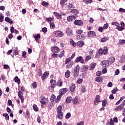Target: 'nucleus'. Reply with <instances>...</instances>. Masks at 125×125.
Listing matches in <instances>:
<instances>
[{
    "mask_svg": "<svg viewBox=\"0 0 125 125\" xmlns=\"http://www.w3.org/2000/svg\"><path fill=\"white\" fill-rule=\"evenodd\" d=\"M65 64L66 69H71L73 65H74V62L70 58H66L65 61Z\"/></svg>",
    "mask_w": 125,
    "mask_h": 125,
    "instance_id": "1",
    "label": "nucleus"
},
{
    "mask_svg": "<svg viewBox=\"0 0 125 125\" xmlns=\"http://www.w3.org/2000/svg\"><path fill=\"white\" fill-rule=\"evenodd\" d=\"M62 106L59 105L57 108V117L59 120L63 119V112H62Z\"/></svg>",
    "mask_w": 125,
    "mask_h": 125,
    "instance_id": "2",
    "label": "nucleus"
},
{
    "mask_svg": "<svg viewBox=\"0 0 125 125\" xmlns=\"http://www.w3.org/2000/svg\"><path fill=\"white\" fill-rule=\"evenodd\" d=\"M108 53V48L105 46L104 47V49L101 48L99 50V54L101 56V55H106Z\"/></svg>",
    "mask_w": 125,
    "mask_h": 125,
    "instance_id": "3",
    "label": "nucleus"
},
{
    "mask_svg": "<svg viewBox=\"0 0 125 125\" xmlns=\"http://www.w3.org/2000/svg\"><path fill=\"white\" fill-rule=\"evenodd\" d=\"M79 72H80V65H77L74 68V77H77L79 75Z\"/></svg>",
    "mask_w": 125,
    "mask_h": 125,
    "instance_id": "4",
    "label": "nucleus"
},
{
    "mask_svg": "<svg viewBox=\"0 0 125 125\" xmlns=\"http://www.w3.org/2000/svg\"><path fill=\"white\" fill-rule=\"evenodd\" d=\"M101 65L104 69H105V68H108V67H109V61H103L101 62Z\"/></svg>",
    "mask_w": 125,
    "mask_h": 125,
    "instance_id": "5",
    "label": "nucleus"
},
{
    "mask_svg": "<svg viewBox=\"0 0 125 125\" xmlns=\"http://www.w3.org/2000/svg\"><path fill=\"white\" fill-rule=\"evenodd\" d=\"M55 36L57 38H62L64 36V33L60 30L56 31L55 32Z\"/></svg>",
    "mask_w": 125,
    "mask_h": 125,
    "instance_id": "6",
    "label": "nucleus"
},
{
    "mask_svg": "<svg viewBox=\"0 0 125 125\" xmlns=\"http://www.w3.org/2000/svg\"><path fill=\"white\" fill-rule=\"evenodd\" d=\"M74 24L77 26H83V21L82 20H76L74 21Z\"/></svg>",
    "mask_w": 125,
    "mask_h": 125,
    "instance_id": "7",
    "label": "nucleus"
},
{
    "mask_svg": "<svg viewBox=\"0 0 125 125\" xmlns=\"http://www.w3.org/2000/svg\"><path fill=\"white\" fill-rule=\"evenodd\" d=\"M51 51L53 53H58V52H60L61 49L57 46L52 47Z\"/></svg>",
    "mask_w": 125,
    "mask_h": 125,
    "instance_id": "8",
    "label": "nucleus"
},
{
    "mask_svg": "<svg viewBox=\"0 0 125 125\" xmlns=\"http://www.w3.org/2000/svg\"><path fill=\"white\" fill-rule=\"evenodd\" d=\"M99 102H101V101H100V96L97 95L96 96V98L94 101V105H98Z\"/></svg>",
    "mask_w": 125,
    "mask_h": 125,
    "instance_id": "9",
    "label": "nucleus"
},
{
    "mask_svg": "<svg viewBox=\"0 0 125 125\" xmlns=\"http://www.w3.org/2000/svg\"><path fill=\"white\" fill-rule=\"evenodd\" d=\"M48 100V99L45 98L44 96H41V103H42V104H43L44 105H45Z\"/></svg>",
    "mask_w": 125,
    "mask_h": 125,
    "instance_id": "10",
    "label": "nucleus"
},
{
    "mask_svg": "<svg viewBox=\"0 0 125 125\" xmlns=\"http://www.w3.org/2000/svg\"><path fill=\"white\" fill-rule=\"evenodd\" d=\"M68 89L67 88H62L59 90V94L63 96L67 92Z\"/></svg>",
    "mask_w": 125,
    "mask_h": 125,
    "instance_id": "11",
    "label": "nucleus"
},
{
    "mask_svg": "<svg viewBox=\"0 0 125 125\" xmlns=\"http://www.w3.org/2000/svg\"><path fill=\"white\" fill-rule=\"evenodd\" d=\"M84 62V61L83 60V57L82 56H79L77 57L75 60V62H76V63H79V62H80V63H82L83 64Z\"/></svg>",
    "mask_w": 125,
    "mask_h": 125,
    "instance_id": "12",
    "label": "nucleus"
},
{
    "mask_svg": "<svg viewBox=\"0 0 125 125\" xmlns=\"http://www.w3.org/2000/svg\"><path fill=\"white\" fill-rule=\"evenodd\" d=\"M87 36L90 38H94V37H96V33L94 31H89L87 33Z\"/></svg>",
    "mask_w": 125,
    "mask_h": 125,
    "instance_id": "13",
    "label": "nucleus"
},
{
    "mask_svg": "<svg viewBox=\"0 0 125 125\" xmlns=\"http://www.w3.org/2000/svg\"><path fill=\"white\" fill-rule=\"evenodd\" d=\"M124 105L123 104H121L119 105L117 107L115 108V110L116 112H120V111H122V110H124Z\"/></svg>",
    "mask_w": 125,
    "mask_h": 125,
    "instance_id": "14",
    "label": "nucleus"
},
{
    "mask_svg": "<svg viewBox=\"0 0 125 125\" xmlns=\"http://www.w3.org/2000/svg\"><path fill=\"white\" fill-rule=\"evenodd\" d=\"M70 14L71 15H75V16L78 15L79 14V10L75 9H72L70 12Z\"/></svg>",
    "mask_w": 125,
    "mask_h": 125,
    "instance_id": "15",
    "label": "nucleus"
},
{
    "mask_svg": "<svg viewBox=\"0 0 125 125\" xmlns=\"http://www.w3.org/2000/svg\"><path fill=\"white\" fill-rule=\"evenodd\" d=\"M73 31L72 30V29L70 28H67L66 29V34L67 36H73Z\"/></svg>",
    "mask_w": 125,
    "mask_h": 125,
    "instance_id": "16",
    "label": "nucleus"
},
{
    "mask_svg": "<svg viewBox=\"0 0 125 125\" xmlns=\"http://www.w3.org/2000/svg\"><path fill=\"white\" fill-rule=\"evenodd\" d=\"M54 15H55V17H56L57 19H59V20L62 19V16H61V14L58 12H54Z\"/></svg>",
    "mask_w": 125,
    "mask_h": 125,
    "instance_id": "17",
    "label": "nucleus"
},
{
    "mask_svg": "<svg viewBox=\"0 0 125 125\" xmlns=\"http://www.w3.org/2000/svg\"><path fill=\"white\" fill-rule=\"evenodd\" d=\"M49 75V73L44 72L43 73V75L41 77L42 81H44V80H45V79H47Z\"/></svg>",
    "mask_w": 125,
    "mask_h": 125,
    "instance_id": "18",
    "label": "nucleus"
},
{
    "mask_svg": "<svg viewBox=\"0 0 125 125\" xmlns=\"http://www.w3.org/2000/svg\"><path fill=\"white\" fill-rule=\"evenodd\" d=\"M50 83H51L50 87L51 88H54L56 84V81L55 80H52L50 81Z\"/></svg>",
    "mask_w": 125,
    "mask_h": 125,
    "instance_id": "19",
    "label": "nucleus"
},
{
    "mask_svg": "<svg viewBox=\"0 0 125 125\" xmlns=\"http://www.w3.org/2000/svg\"><path fill=\"white\" fill-rule=\"evenodd\" d=\"M77 40H79L80 41H84V35L80 34V35H78L77 36Z\"/></svg>",
    "mask_w": 125,
    "mask_h": 125,
    "instance_id": "20",
    "label": "nucleus"
},
{
    "mask_svg": "<svg viewBox=\"0 0 125 125\" xmlns=\"http://www.w3.org/2000/svg\"><path fill=\"white\" fill-rule=\"evenodd\" d=\"M75 19H76V17L73 15L67 17V21H68V22L74 21V20H75Z\"/></svg>",
    "mask_w": 125,
    "mask_h": 125,
    "instance_id": "21",
    "label": "nucleus"
},
{
    "mask_svg": "<svg viewBox=\"0 0 125 125\" xmlns=\"http://www.w3.org/2000/svg\"><path fill=\"white\" fill-rule=\"evenodd\" d=\"M76 44L78 46H79V47H82L84 44V42L82 41H79L77 42Z\"/></svg>",
    "mask_w": 125,
    "mask_h": 125,
    "instance_id": "22",
    "label": "nucleus"
},
{
    "mask_svg": "<svg viewBox=\"0 0 125 125\" xmlns=\"http://www.w3.org/2000/svg\"><path fill=\"white\" fill-rule=\"evenodd\" d=\"M75 89L76 85H75V84H71L70 86V90L71 91V92H74Z\"/></svg>",
    "mask_w": 125,
    "mask_h": 125,
    "instance_id": "23",
    "label": "nucleus"
},
{
    "mask_svg": "<svg viewBox=\"0 0 125 125\" xmlns=\"http://www.w3.org/2000/svg\"><path fill=\"white\" fill-rule=\"evenodd\" d=\"M125 55H122L120 57V60H119V62L120 63H125Z\"/></svg>",
    "mask_w": 125,
    "mask_h": 125,
    "instance_id": "24",
    "label": "nucleus"
},
{
    "mask_svg": "<svg viewBox=\"0 0 125 125\" xmlns=\"http://www.w3.org/2000/svg\"><path fill=\"white\" fill-rule=\"evenodd\" d=\"M107 41H109V37H104L101 39V42H106Z\"/></svg>",
    "mask_w": 125,
    "mask_h": 125,
    "instance_id": "25",
    "label": "nucleus"
},
{
    "mask_svg": "<svg viewBox=\"0 0 125 125\" xmlns=\"http://www.w3.org/2000/svg\"><path fill=\"white\" fill-rule=\"evenodd\" d=\"M5 21L10 23V24H12V23H13V21H12V20L10 19V18L8 17H6L5 18Z\"/></svg>",
    "mask_w": 125,
    "mask_h": 125,
    "instance_id": "26",
    "label": "nucleus"
},
{
    "mask_svg": "<svg viewBox=\"0 0 125 125\" xmlns=\"http://www.w3.org/2000/svg\"><path fill=\"white\" fill-rule=\"evenodd\" d=\"M62 97V96L60 94L58 95L57 97V99L55 101V103H58L61 100V98Z\"/></svg>",
    "mask_w": 125,
    "mask_h": 125,
    "instance_id": "27",
    "label": "nucleus"
},
{
    "mask_svg": "<svg viewBox=\"0 0 125 125\" xmlns=\"http://www.w3.org/2000/svg\"><path fill=\"white\" fill-rule=\"evenodd\" d=\"M87 69H88V65H83L82 67V72H85V71L87 70Z\"/></svg>",
    "mask_w": 125,
    "mask_h": 125,
    "instance_id": "28",
    "label": "nucleus"
},
{
    "mask_svg": "<svg viewBox=\"0 0 125 125\" xmlns=\"http://www.w3.org/2000/svg\"><path fill=\"white\" fill-rule=\"evenodd\" d=\"M31 85L32 86H31V88H37L38 86V83H37L36 82H34L32 84H31Z\"/></svg>",
    "mask_w": 125,
    "mask_h": 125,
    "instance_id": "29",
    "label": "nucleus"
},
{
    "mask_svg": "<svg viewBox=\"0 0 125 125\" xmlns=\"http://www.w3.org/2000/svg\"><path fill=\"white\" fill-rule=\"evenodd\" d=\"M102 76H99L96 78V82H97V83H101V82H102Z\"/></svg>",
    "mask_w": 125,
    "mask_h": 125,
    "instance_id": "30",
    "label": "nucleus"
},
{
    "mask_svg": "<svg viewBox=\"0 0 125 125\" xmlns=\"http://www.w3.org/2000/svg\"><path fill=\"white\" fill-rule=\"evenodd\" d=\"M15 83H17L18 84H20V79L18 76H16L14 79Z\"/></svg>",
    "mask_w": 125,
    "mask_h": 125,
    "instance_id": "31",
    "label": "nucleus"
},
{
    "mask_svg": "<svg viewBox=\"0 0 125 125\" xmlns=\"http://www.w3.org/2000/svg\"><path fill=\"white\" fill-rule=\"evenodd\" d=\"M72 100H73V98L71 97H68L66 99V102L67 103H71L72 102Z\"/></svg>",
    "mask_w": 125,
    "mask_h": 125,
    "instance_id": "32",
    "label": "nucleus"
},
{
    "mask_svg": "<svg viewBox=\"0 0 125 125\" xmlns=\"http://www.w3.org/2000/svg\"><path fill=\"white\" fill-rule=\"evenodd\" d=\"M33 38H35V40L36 41V42H38L39 39L41 38V35L37 34V35H33Z\"/></svg>",
    "mask_w": 125,
    "mask_h": 125,
    "instance_id": "33",
    "label": "nucleus"
},
{
    "mask_svg": "<svg viewBox=\"0 0 125 125\" xmlns=\"http://www.w3.org/2000/svg\"><path fill=\"white\" fill-rule=\"evenodd\" d=\"M70 75H71V72H70V70H67L65 72V75L66 78H69Z\"/></svg>",
    "mask_w": 125,
    "mask_h": 125,
    "instance_id": "34",
    "label": "nucleus"
},
{
    "mask_svg": "<svg viewBox=\"0 0 125 125\" xmlns=\"http://www.w3.org/2000/svg\"><path fill=\"white\" fill-rule=\"evenodd\" d=\"M115 60H116V59H115V58L114 57H110L109 58V61H108L110 63H114V62H115Z\"/></svg>",
    "mask_w": 125,
    "mask_h": 125,
    "instance_id": "35",
    "label": "nucleus"
},
{
    "mask_svg": "<svg viewBox=\"0 0 125 125\" xmlns=\"http://www.w3.org/2000/svg\"><path fill=\"white\" fill-rule=\"evenodd\" d=\"M3 117H5V120L7 121H9V116L8 115V114L7 113H3Z\"/></svg>",
    "mask_w": 125,
    "mask_h": 125,
    "instance_id": "36",
    "label": "nucleus"
},
{
    "mask_svg": "<svg viewBox=\"0 0 125 125\" xmlns=\"http://www.w3.org/2000/svg\"><path fill=\"white\" fill-rule=\"evenodd\" d=\"M68 9L69 10H71L72 8H74V5L72 4H69L68 5H67Z\"/></svg>",
    "mask_w": 125,
    "mask_h": 125,
    "instance_id": "37",
    "label": "nucleus"
},
{
    "mask_svg": "<svg viewBox=\"0 0 125 125\" xmlns=\"http://www.w3.org/2000/svg\"><path fill=\"white\" fill-rule=\"evenodd\" d=\"M64 54H65V51H64V50H62L61 51V54L59 55V57L60 58H62V57H63V56H64Z\"/></svg>",
    "mask_w": 125,
    "mask_h": 125,
    "instance_id": "38",
    "label": "nucleus"
},
{
    "mask_svg": "<svg viewBox=\"0 0 125 125\" xmlns=\"http://www.w3.org/2000/svg\"><path fill=\"white\" fill-rule=\"evenodd\" d=\"M55 99H56V97L55 96V95H54V94L52 95L50 98L51 102H53L54 100H55Z\"/></svg>",
    "mask_w": 125,
    "mask_h": 125,
    "instance_id": "39",
    "label": "nucleus"
},
{
    "mask_svg": "<svg viewBox=\"0 0 125 125\" xmlns=\"http://www.w3.org/2000/svg\"><path fill=\"white\" fill-rule=\"evenodd\" d=\"M4 18V17H3V16H2V13H0V22L1 23H2V22H3Z\"/></svg>",
    "mask_w": 125,
    "mask_h": 125,
    "instance_id": "40",
    "label": "nucleus"
},
{
    "mask_svg": "<svg viewBox=\"0 0 125 125\" xmlns=\"http://www.w3.org/2000/svg\"><path fill=\"white\" fill-rule=\"evenodd\" d=\"M96 66V63H92L90 64V70H93V69H94V68H95V66Z\"/></svg>",
    "mask_w": 125,
    "mask_h": 125,
    "instance_id": "41",
    "label": "nucleus"
},
{
    "mask_svg": "<svg viewBox=\"0 0 125 125\" xmlns=\"http://www.w3.org/2000/svg\"><path fill=\"white\" fill-rule=\"evenodd\" d=\"M117 91H118V88L115 87V88H114L113 90L111 91V93L113 94H115V93H117Z\"/></svg>",
    "mask_w": 125,
    "mask_h": 125,
    "instance_id": "42",
    "label": "nucleus"
},
{
    "mask_svg": "<svg viewBox=\"0 0 125 125\" xmlns=\"http://www.w3.org/2000/svg\"><path fill=\"white\" fill-rule=\"evenodd\" d=\"M18 96L19 98H21L22 97H23V92H22V91H21V90L19 91Z\"/></svg>",
    "mask_w": 125,
    "mask_h": 125,
    "instance_id": "43",
    "label": "nucleus"
},
{
    "mask_svg": "<svg viewBox=\"0 0 125 125\" xmlns=\"http://www.w3.org/2000/svg\"><path fill=\"white\" fill-rule=\"evenodd\" d=\"M54 20V18H46V21H47V22H48L49 23L53 21Z\"/></svg>",
    "mask_w": 125,
    "mask_h": 125,
    "instance_id": "44",
    "label": "nucleus"
},
{
    "mask_svg": "<svg viewBox=\"0 0 125 125\" xmlns=\"http://www.w3.org/2000/svg\"><path fill=\"white\" fill-rule=\"evenodd\" d=\"M83 2L86 3V4H89V3H91V0H83Z\"/></svg>",
    "mask_w": 125,
    "mask_h": 125,
    "instance_id": "45",
    "label": "nucleus"
},
{
    "mask_svg": "<svg viewBox=\"0 0 125 125\" xmlns=\"http://www.w3.org/2000/svg\"><path fill=\"white\" fill-rule=\"evenodd\" d=\"M33 110L35 111V112H38L39 111V109L38 108V106L36 104H34L33 106Z\"/></svg>",
    "mask_w": 125,
    "mask_h": 125,
    "instance_id": "46",
    "label": "nucleus"
},
{
    "mask_svg": "<svg viewBox=\"0 0 125 125\" xmlns=\"http://www.w3.org/2000/svg\"><path fill=\"white\" fill-rule=\"evenodd\" d=\"M48 109H52L53 108V104L52 103H49L48 105Z\"/></svg>",
    "mask_w": 125,
    "mask_h": 125,
    "instance_id": "47",
    "label": "nucleus"
},
{
    "mask_svg": "<svg viewBox=\"0 0 125 125\" xmlns=\"http://www.w3.org/2000/svg\"><path fill=\"white\" fill-rule=\"evenodd\" d=\"M116 29L118 30V31H123V30L125 29V28L122 26H119V25L116 27Z\"/></svg>",
    "mask_w": 125,
    "mask_h": 125,
    "instance_id": "48",
    "label": "nucleus"
},
{
    "mask_svg": "<svg viewBox=\"0 0 125 125\" xmlns=\"http://www.w3.org/2000/svg\"><path fill=\"white\" fill-rule=\"evenodd\" d=\"M111 25H113L114 26H116L117 27L120 26V23H119L117 21L113 22L111 23Z\"/></svg>",
    "mask_w": 125,
    "mask_h": 125,
    "instance_id": "49",
    "label": "nucleus"
},
{
    "mask_svg": "<svg viewBox=\"0 0 125 125\" xmlns=\"http://www.w3.org/2000/svg\"><path fill=\"white\" fill-rule=\"evenodd\" d=\"M50 27L51 29H54V28H55V24L53 22H50Z\"/></svg>",
    "mask_w": 125,
    "mask_h": 125,
    "instance_id": "50",
    "label": "nucleus"
},
{
    "mask_svg": "<svg viewBox=\"0 0 125 125\" xmlns=\"http://www.w3.org/2000/svg\"><path fill=\"white\" fill-rule=\"evenodd\" d=\"M107 105V100H104L102 102V106L105 107Z\"/></svg>",
    "mask_w": 125,
    "mask_h": 125,
    "instance_id": "51",
    "label": "nucleus"
},
{
    "mask_svg": "<svg viewBox=\"0 0 125 125\" xmlns=\"http://www.w3.org/2000/svg\"><path fill=\"white\" fill-rule=\"evenodd\" d=\"M78 103V97H75L73 100V104H77Z\"/></svg>",
    "mask_w": 125,
    "mask_h": 125,
    "instance_id": "52",
    "label": "nucleus"
},
{
    "mask_svg": "<svg viewBox=\"0 0 125 125\" xmlns=\"http://www.w3.org/2000/svg\"><path fill=\"white\" fill-rule=\"evenodd\" d=\"M70 44H72V46H74V47L76 46V44H77V43H76V42H74L73 40L70 41Z\"/></svg>",
    "mask_w": 125,
    "mask_h": 125,
    "instance_id": "53",
    "label": "nucleus"
},
{
    "mask_svg": "<svg viewBox=\"0 0 125 125\" xmlns=\"http://www.w3.org/2000/svg\"><path fill=\"white\" fill-rule=\"evenodd\" d=\"M8 106H13V104H12V101H11V100H8V104H7Z\"/></svg>",
    "mask_w": 125,
    "mask_h": 125,
    "instance_id": "54",
    "label": "nucleus"
},
{
    "mask_svg": "<svg viewBox=\"0 0 125 125\" xmlns=\"http://www.w3.org/2000/svg\"><path fill=\"white\" fill-rule=\"evenodd\" d=\"M38 74L40 77H42V69H39Z\"/></svg>",
    "mask_w": 125,
    "mask_h": 125,
    "instance_id": "55",
    "label": "nucleus"
},
{
    "mask_svg": "<svg viewBox=\"0 0 125 125\" xmlns=\"http://www.w3.org/2000/svg\"><path fill=\"white\" fill-rule=\"evenodd\" d=\"M90 59H91V56H86L85 59V61L86 62H87V61H88V60H90Z\"/></svg>",
    "mask_w": 125,
    "mask_h": 125,
    "instance_id": "56",
    "label": "nucleus"
},
{
    "mask_svg": "<svg viewBox=\"0 0 125 125\" xmlns=\"http://www.w3.org/2000/svg\"><path fill=\"white\" fill-rule=\"evenodd\" d=\"M68 0H61L60 1V4L61 5H63V4H64V3H65V2H66Z\"/></svg>",
    "mask_w": 125,
    "mask_h": 125,
    "instance_id": "57",
    "label": "nucleus"
},
{
    "mask_svg": "<svg viewBox=\"0 0 125 125\" xmlns=\"http://www.w3.org/2000/svg\"><path fill=\"white\" fill-rule=\"evenodd\" d=\"M108 27H109V25L108 24V23H105L104 25L103 28H104V30H106V29H108Z\"/></svg>",
    "mask_w": 125,
    "mask_h": 125,
    "instance_id": "58",
    "label": "nucleus"
},
{
    "mask_svg": "<svg viewBox=\"0 0 125 125\" xmlns=\"http://www.w3.org/2000/svg\"><path fill=\"white\" fill-rule=\"evenodd\" d=\"M42 5H43V6H48V3L45 1H43L42 2Z\"/></svg>",
    "mask_w": 125,
    "mask_h": 125,
    "instance_id": "59",
    "label": "nucleus"
},
{
    "mask_svg": "<svg viewBox=\"0 0 125 125\" xmlns=\"http://www.w3.org/2000/svg\"><path fill=\"white\" fill-rule=\"evenodd\" d=\"M83 79H78L77 80V83H79V84H81L82 83H83Z\"/></svg>",
    "mask_w": 125,
    "mask_h": 125,
    "instance_id": "60",
    "label": "nucleus"
},
{
    "mask_svg": "<svg viewBox=\"0 0 125 125\" xmlns=\"http://www.w3.org/2000/svg\"><path fill=\"white\" fill-rule=\"evenodd\" d=\"M81 90H82V91H83V92H85V91H86V89H85V86L83 85L82 86Z\"/></svg>",
    "mask_w": 125,
    "mask_h": 125,
    "instance_id": "61",
    "label": "nucleus"
},
{
    "mask_svg": "<svg viewBox=\"0 0 125 125\" xmlns=\"http://www.w3.org/2000/svg\"><path fill=\"white\" fill-rule=\"evenodd\" d=\"M66 119H69V118H71V113H68L65 115Z\"/></svg>",
    "mask_w": 125,
    "mask_h": 125,
    "instance_id": "62",
    "label": "nucleus"
},
{
    "mask_svg": "<svg viewBox=\"0 0 125 125\" xmlns=\"http://www.w3.org/2000/svg\"><path fill=\"white\" fill-rule=\"evenodd\" d=\"M120 44L123 45L125 43V40H122L121 41H120L119 42Z\"/></svg>",
    "mask_w": 125,
    "mask_h": 125,
    "instance_id": "63",
    "label": "nucleus"
},
{
    "mask_svg": "<svg viewBox=\"0 0 125 125\" xmlns=\"http://www.w3.org/2000/svg\"><path fill=\"white\" fill-rule=\"evenodd\" d=\"M119 12H123L124 13H125V9L123 8H119Z\"/></svg>",
    "mask_w": 125,
    "mask_h": 125,
    "instance_id": "64",
    "label": "nucleus"
}]
</instances>
